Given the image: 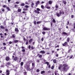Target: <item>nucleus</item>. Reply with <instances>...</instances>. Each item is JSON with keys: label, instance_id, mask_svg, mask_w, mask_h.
Here are the masks:
<instances>
[{"label": "nucleus", "instance_id": "obj_1", "mask_svg": "<svg viewBox=\"0 0 75 75\" xmlns=\"http://www.w3.org/2000/svg\"><path fill=\"white\" fill-rule=\"evenodd\" d=\"M68 68V65L66 64H64L62 65V70L63 72H67Z\"/></svg>", "mask_w": 75, "mask_h": 75}, {"label": "nucleus", "instance_id": "obj_2", "mask_svg": "<svg viewBox=\"0 0 75 75\" xmlns=\"http://www.w3.org/2000/svg\"><path fill=\"white\" fill-rule=\"evenodd\" d=\"M59 11V13H56V16L57 17H60V15H61V14H62V15H64V12L63 11Z\"/></svg>", "mask_w": 75, "mask_h": 75}, {"label": "nucleus", "instance_id": "obj_3", "mask_svg": "<svg viewBox=\"0 0 75 75\" xmlns=\"http://www.w3.org/2000/svg\"><path fill=\"white\" fill-rule=\"evenodd\" d=\"M30 64H26L25 66V68L27 71H30V70H31V69L30 68Z\"/></svg>", "mask_w": 75, "mask_h": 75}, {"label": "nucleus", "instance_id": "obj_4", "mask_svg": "<svg viewBox=\"0 0 75 75\" xmlns=\"http://www.w3.org/2000/svg\"><path fill=\"white\" fill-rule=\"evenodd\" d=\"M43 29L45 31H49V30H50V29L49 28L45 27H44Z\"/></svg>", "mask_w": 75, "mask_h": 75}, {"label": "nucleus", "instance_id": "obj_5", "mask_svg": "<svg viewBox=\"0 0 75 75\" xmlns=\"http://www.w3.org/2000/svg\"><path fill=\"white\" fill-rule=\"evenodd\" d=\"M18 42V40H14L12 41V43H17Z\"/></svg>", "mask_w": 75, "mask_h": 75}, {"label": "nucleus", "instance_id": "obj_6", "mask_svg": "<svg viewBox=\"0 0 75 75\" xmlns=\"http://www.w3.org/2000/svg\"><path fill=\"white\" fill-rule=\"evenodd\" d=\"M63 46H67L68 45V43L66 42L64 44H63Z\"/></svg>", "mask_w": 75, "mask_h": 75}, {"label": "nucleus", "instance_id": "obj_7", "mask_svg": "<svg viewBox=\"0 0 75 75\" xmlns=\"http://www.w3.org/2000/svg\"><path fill=\"white\" fill-rule=\"evenodd\" d=\"M15 30L16 31V34H18V28H16Z\"/></svg>", "mask_w": 75, "mask_h": 75}, {"label": "nucleus", "instance_id": "obj_8", "mask_svg": "<svg viewBox=\"0 0 75 75\" xmlns=\"http://www.w3.org/2000/svg\"><path fill=\"white\" fill-rule=\"evenodd\" d=\"M6 75H9L10 74V71L9 70H7L6 71Z\"/></svg>", "mask_w": 75, "mask_h": 75}, {"label": "nucleus", "instance_id": "obj_9", "mask_svg": "<svg viewBox=\"0 0 75 75\" xmlns=\"http://www.w3.org/2000/svg\"><path fill=\"white\" fill-rule=\"evenodd\" d=\"M45 51H41L40 52V53L41 54H45Z\"/></svg>", "mask_w": 75, "mask_h": 75}, {"label": "nucleus", "instance_id": "obj_10", "mask_svg": "<svg viewBox=\"0 0 75 75\" xmlns=\"http://www.w3.org/2000/svg\"><path fill=\"white\" fill-rule=\"evenodd\" d=\"M10 59V57H6V61H8Z\"/></svg>", "mask_w": 75, "mask_h": 75}, {"label": "nucleus", "instance_id": "obj_11", "mask_svg": "<svg viewBox=\"0 0 75 75\" xmlns=\"http://www.w3.org/2000/svg\"><path fill=\"white\" fill-rule=\"evenodd\" d=\"M40 4V1H37V2L36 3V7H37V6L38 5V4Z\"/></svg>", "mask_w": 75, "mask_h": 75}, {"label": "nucleus", "instance_id": "obj_12", "mask_svg": "<svg viewBox=\"0 0 75 75\" xmlns=\"http://www.w3.org/2000/svg\"><path fill=\"white\" fill-rule=\"evenodd\" d=\"M35 13H38V14H40V12L38 11L37 10H35Z\"/></svg>", "mask_w": 75, "mask_h": 75}, {"label": "nucleus", "instance_id": "obj_13", "mask_svg": "<svg viewBox=\"0 0 75 75\" xmlns=\"http://www.w3.org/2000/svg\"><path fill=\"white\" fill-rule=\"evenodd\" d=\"M62 67V64H60L59 65V70H61V68Z\"/></svg>", "mask_w": 75, "mask_h": 75}, {"label": "nucleus", "instance_id": "obj_14", "mask_svg": "<svg viewBox=\"0 0 75 75\" xmlns=\"http://www.w3.org/2000/svg\"><path fill=\"white\" fill-rule=\"evenodd\" d=\"M68 53H71L72 52V49H69L68 50Z\"/></svg>", "mask_w": 75, "mask_h": 75}, {"label": "nucleus", "instance_id": "obj_15", "mask_svg": "<svg viewBox=\"0 0 75 75\" xmlns=\"http://www.w3.org/2000/svg\"><path fill=\"white\" fill-rule=\"evenodd\" d=\"M57 72H58V71H56L54 72V74L55 75H59V74L57 73Z\"/></svg>", "mask_w": 75, "mask_h": 75}, {"label": "nucleus", "instance_id": "obj_16", "mask_svg": "<svg viewBox=\"0 0 75 75\" xmlns=\"http://www.w3.org/2000/svg\"><path fill=\"white\" fill-rule=\"evenodd\" d=\"M32 41H33V39H30V40L29 41V43H31V42H32Z\"/></svg>", "mask_w": 75, "mask_h": 75}, {"label": "nucleus", "instance_id": "obj_17", "mask_svg": "<svg viewBox=\"0 0 75 75\" xmlns=\"http://www.w3.org/2000/svg\"><path fill=\"white\" fill-rule=\"evenodd\" d=\"M12 37L13 38H14L16 37V34H13L12 35Z\"/></svg>", "mask_w": 75, "mask_h": 75}, {"label": "nucleus", "instance_id": "obj_18", "mask_svg": "<svg viewBox=\"0 0 75 75\" xmlns=\"http://www.w3.org/2000/svg\"><path fill=\"white\" fill-rule=\"evenodd\" d=\"M20 64H21V67H22V66L23 65V64H24V62H21V63Z\"/></svg>", "mask_w": 75, "mask_h": 75}, {"label": "nucleus", "instance_id": "obj_19", "mask_svg": "<svg viewBox=\"0 0 75 75\" xmlns=\"http://www.w3.org/2000/svg\"><path fill=\"white\" fill-rule=\"evenodd\" d=\"M63 3L64 4H67V2L65 1H63Z\"/></svg>", "mask_w": 75, "mask_h": 75}, {"label": "nucleus", "instance_id": "obj_20", "mask_svg": "<svg viewBox=\"0 0 75 75\" xmlns=\"http://www.w3.org/2000/svg\"><path fill=\"white\" fill-rule=\"evenodd\" d=\"M52 1H49V4H52Z\"/></svg>", "mask_w": 75, "mask_h": 75}, {"label": "nucleus", "instance_id": "obj_21", "mask_svg": "<svg viewBox=\"0 0 75 75\" xmlns=\"http://www.w3.org/2000/svg\"><path fill=\"white\" fill-rule=\"evenodd\" d=\"M34 4L33 3H32L31 5V7L32 8H33V7H34Z\"/></svg>", "mask_w": 75, "mask_h": 75}, {"label": "nucleus", "instance_id": "obj_22", "mask_svg": "<svg viewBox=\"0 0 75 75\" xmlns=\"http://www.w3.org/2000/svg\"><path fill=\"white\" fill-rule=\"evenodd\" d=\"M0 27L1 28H2V29H4V28H5L4 27V26L3 25H1L0 26Z\"/></svg>", "mask_w": 75, "mask_h": 75}, {"label": "nucleus", "instance_id": "obj_23", "mask_svg": "<svg viewBox=\"0 0 75 75\" xmlns=\"http://www.w3.org/2000/svg\"><path fill=\"white\" fill-rule=\"evenodd\" d=\"M62 33L63 34H64V35H68V33H66V32H63Z\"/></svg>", "mask_w": 75, "mask_h": 75}, {"label": "nucleus", "instance_id": "obj_24", "mask_svg": "<svg viewBox=\"0 0 75 75\" xmlns=\"http://www.w3.org/2000/svg\"><path fill=\"white\" fill-rule=\"evenodd\" d=\"M14 7L15 8H18V5H15Z\"/></svg>", "mask_w": 75, "mask_h": 75}, {"label": "nucleus", "instance_id": "obj_25", "mask_svg": "<svg viewBox=\"0 0 75 75\" xmlns=\"http://www.w3.org/2000/svg\"><path fill=\"white\" fill-rule=\"evenodd\" d=\"M45 73V71H41V74H44Z\"/></svg>", "mask_w": 75, "mask_h": 75}, {"label": "nucleus", "instance_id": "obj_26", "mask_svg": "<svg viewBox=\"0 0 75 75\" xmlns=\"http://www.w3.org/2000/svg\"><path fill=\"white\" fill-rule=\"evenodd\" d=\"M21 30L23 31H25V28H24L22 29Z\"/></svg>", "mask_w": 75, "mask_h": 75}, {"label": "nucleus", "instance_id": "obj_27", "mask_svg": "<svg viewBox=\"0 0 75 75\" xmlns=\"http://www.w3.org/2000/svg\"><path fill=\"white\" fill-rule=\"evenodd\" d=\"M14 60V61H17V57H14L13 59Z\"/></svg>", "mask_w": 75, "mask_h": 75}, {"label": "nucleus", "instance_id": "obj_28", "mask_svg": "<svg viewBox=\"0 0 75 75\" xmlns=\"http://www.w3.org/2000/svg\"><path fill=\"white\" fill-rule=\"evenodd\" d=\"M69 40H70V38L69 37L67 38V42H69Z\"/></svg>", "mask_w": 75, "mask_h": 75}, {"label": "nucleus", "instance_id": "obj_29", "mask_svg": "<svg viewBox=\"0 0 75 75\" xmlns=\"http://www.w3.org/2000/svg\"><path fill=\"white\" fill-rule=\"evenodd\" d=\"M21 6H24L25 4L24 3H22L21 4Z\"/></svg>", "mask_w": 75, "mask_h": 75}, {"label": "nucleus", "instance_id": "obj_30", "mask_svg": "<svg viewBox=\"0 0 75 75\" xmlns=\"http://www.w3.org/2000/svg\"><path fill=\"white\" fill-rule=\"evenodd\" d=\"M25 8H29V6L28 5H25Z\"/></svg>", "mask_w": 75, "mask_h": 75}, {"label": "nucleus", "instance_id": "obj_31", "mask_svg": "<svg viewBox=\"0 0 75 75\" xmlns=\"http://www.w3.org/2000/svg\"><path fill=\"white\" fill-rule=\"evenodd\" d=\"M41 8H42V9H44V7L43 5L41 6Z\"/></svg>", "mask_w": 75, "mask_h": 75}, {"label": "nucleus", "instance_id": "obj_32", "mask_svg": "<svg viewBox=\"0 0 75 75\" xmlns=\"http://www.w3.org/2000/svg\"><path fill=\"white\" fill-rule=\"evenodd\" d=\"M42 55H40L39 56V57L40 58H42Z\"/></svg>", "mask_w": 75, "mask_h": 75}, {"label": "nucleus", "instance_id": "obj_33", "mask_svg": "<svg viewBox=\"0 0 75 75\" xmlns=\"http://www.w3.org/2000/svg\"><path fill=\"white\" fill-rule=\"evenodd\" d=\"M32 67H34V65H35V63H32Z\"/></svg>", "mask_w": 75, "mask_h": 75}, {"label": "nucleus", "instance_id": "obj_34", "mask_svg": "<svg viewBox=\"0 0 75 75\" xmlns=\"http://www.w3.org/2000/svg\"><path fill=\"white\" fill-rule=\"evenodd\" d=\"M46 8L47 9H50L51 8V7L50 6H47Z\"/></svg>", "mask_w": 75, "mask_h": 75}, {"label": "nucleus", "instance_id": "obj_35", "mask_svg": "<svg viewBox=\"0 0 75 75\" xmlns=\"http://www.w3.org/2000/svg\"><path fill=\"white\" fill-rule=\"evenodd\" d=\"M18 12H21V9H18Z\"/></svg>", "mask_w": 75, "mask_h": 75}, {"label": "nucleus", "instance_id": "obj_36", "mask_svg": "<svg viewBox=\"0 0 75 75\" xmlns=\"http://www.w3.org/2000/svg\"><path fill=\"white\" fill-rule=\"evenodd\" d=\"M53 61V62H54V63L55 64V63L57 62V61H56V60L55 59Z\"/></svg>", "mask_w": 75, "mask_h": 75}, {"label": "nucleus", "instance_id": "obj_37", "mask_svg": "<svg viewBox=\"0 0 75 75\" xmlns=\"http://www.w3.org/2000/svg\"><path fill=\"white\" fill-rule=\"evenodd\" d=\"M6 8L9 11H10V8H9V7H6Z\"/></svg>", "mask_w": 75, "mask_h": 75}, {"label": "nucleus", "instance_id": "obj_38", "mask_svg": "<svg viewBox=\"0 0 75 75\" xmlns=\"http://www.w3.org/2000/svg\"><path fill=\"white\" fill-rule=\"evenodd\" d=\"M52 21H53V23H55L56 22L55 20L54 19H53Z\"/></svg>", "mask_w": 75, "mask_h": 75}, {"label": "nucleus", "instance_id": "obj_39", "mask_svg": "<svg viewBox=\"0 0 75 75\" xmlns=\"http://www.w3.org/2000/svg\"><path fill=\"white\" fill-rule=\"evenodd\" d=\"M22 52H25V49H23L22 50Z\"/></svg>", "mask_w": 75, "mask_h": 75}, {"label": "nucleus", "instance_id": "obj_40", "mask_svg": "<svg viewBox=\"0 0 75 75\" xmlns=\"http://www.w3.org/2000/svg\"><path fill=\"white\" fill-rule=\"evenodd\" d=\"M23 11H27V9L23 8Z\"/></svg>", "mask_w": 75, "mask_h": 75}, {"label": "nucleus", "instance_id": "obj_41", "mask_svg": "<svg viewBox=\"0 0 75 75\" xmlns=\"http://www.w3.org/2000/svg\"><path fill=\"white\" fill-rule=\"evenodd\" d=\"M26 45H28V41H26Z\"/></svg>", "mask_w": 75, "mask_h": 75}, {"label": "nucleus", "instance_id": "obj_42", "mask_svg": "<svg viewBox=\"0 0 75 75\" xmlns=\"http://www.w3.org/2000/svg\"><path fill=\"white\" fill-rule=\"evenodd\" d=\"M37 10L38 11H40V9L39 8H37Z\"/></svg>", "mask_w": 75, "mask_h": 75}, {"label": "nucleus", "instance_id": "obj_43", "mask_svg": "<svg viewBox=\"0 0 75 75\" xmlns=\"http://www.w3.org/2000/svg\"><path fill=\"white\" fill-rule=\"evenodd\" d=\"M45 64H47V65H49V63L48 62H46L45 63Z\"/></svg>", "mask_w": 75, "mask_h": 75}, {"label": "nucleus", "instance_id": "obj_44", "mask_svg": "<svg viewBox=\"0 0 75 75\" xmlns=\"http://www.w3.org/2000/svg\"><path fill=\"white\" fill-rule=\"evenodd\" d=\"M41 23V21H38L37 22V24H40V23Z\"/></svg>", "mask_w": 75, "mask_h": 75}, {"label": "nucleus", "instance_id": "obj_45", "mask_svg": "<svg viewBox=\"0 0 75 75\" xmlns=\"http://www.w3.org/2000/svg\"><path fill=\"white\" fill-rule=\"evenodd\" d=\"M42 34L43 35H45V32H42Z\"/></svg>", "mask_w": 75, "mask_h": 75}, {"label": "nucleus", "instance_id": "obj_46", "mask_svg": "<svg viewBox=\"0 0 75 75\" xmlns=\"http://www.w3.org/2000/svg\"><path fill=\"white\" fill-rule=\"evenodd\" d=\"M12 43H13V42H12L11 41H10L9 42V44H11Z\"/></svg>", "mask_w": 75, "mask_h": 75}, {"label": "nucleus", "instance_id": "obj_47", "mask_svg": "<svg viewBox=\"0 0 75 75\" xmlns=\"http://www.w3.org/2000/svg\"><path fill=\"white\" fill-rule=\"evenodd\" d=\"M36 62H40V60H39V59H37L36 60Z\"/></svg>", "mask_w": 75, "mask_h": 75}, {"label": "nucleus", "instance_id": "obj_48", "mask_svg": "<svg viewBox=\"0 0 75 75\" xmlns=\"http://www.w3.org/2000/svg\"><path fill=\"white\" fill-rule=\"evenodd\" d=\"M37 72H40V70L39 69H37Z\"/></svg>", "mask_w": 75, "mask_h": 75}, {"label": "nucleus", "instance_id": "obj_49", "mask_svg": "<svg viewBox=\"0 0 75 75\" xmlns=\"http://www.w3.org/2000/svg\"><path fill=\"white\" fill-rule=\"evenodd\" d=\"M55 7L56 8H58V5H57V4L56 5Z\"/></svg>", "mask_w": 75, "mask_h": 75}, {"label": "nucleus", "instance_id": "obj_50", "mask_svg": "<svg viewBox=\"0 0 75 75\" xmlns=\"http://www.w3.org/2000/svg\"><path fill=\"white\" fill-rule=\"evenodd\" d=\"M54 67L52 66V67H51V69H54Z\"/></svg>", "mask_w": 75, "mask_h": 75}, {"label": "nucleus", "instance_id": "obj_51", "mask_svg": "<svg viewBox=\"0 0 75 75\" xmlns=\"http://www.w3.org/2000/svg\"><path fill=\"white\" fill-rule=\"evenodd\" d=\"M34 24H35H35H36V23H37V22H36V21H35L34 22Z\"/></svg>", "mask_w": 75, "mask_h": 75}, {"label": "nucleus", "instance_id": "obj_52", "mask_svg": "<svg viewBox=\"0 0 75 75\" xmlns=\"http://www.w3.org/2000/svg\"><path fill=\"white\" fill-rule=\"evenodd\" d=\"M6 7L7 6H6V5H4V6H3V7H4L5 8H6Z\"/></svg>", "mask_w": 75, "mask_h": 75}, {"label": "nucleus", "instance_id": "obj_53", "mask_svg": "<svg viewBox=\"0 0 75 75\" xmlns=\"http://www.w3.org/2000/svg\"><path fill=\"white\" fill-rule=\"evenodd\" d=\"M30 48H31V45H29V46H28L29 49H30Z\"/></svg>", "mask_w": 75, "mask_h": 75}, {"label": "nucleus", "instance_id": "obj_54", "mask_svg": "<svg viewBox=\"0 0 75 75\" xmlns=\"http://www.w3.org/2000/svg\"><path fill=\"white\" fill-rule=\"evenodd\" d=\"M72 57H73V56L72 55L70 57L69 59H71L72 58H73Z\"/></svg>", "mask_w": 75, "mask_h": 75}, {"label": "nucleus", "instance_id": "obj_55", "mask_svg": "<svg viewBox=\"0 0 75 75\" xmlns=\"http://www.w3.org/2000/svg\"><path fill=\"white\" fill-rule=\"evenodd\" d=\"M19 3H20V2H19L18 1H17V2H16V4H18Z\"/></svg>", "mask_w": 75, "mask_h": 75}, {"label": "nucleus", "instance_id": "obj_56", "mask_svg": "<svg viewBox=\"0 0 75 75\" xmlns=\"http://www.w3.org/2000/svg\"><path fill=\"white\" fill-rule=\"evenodd\" d=\"M7 65H9L10 64V62H8L7 63Z\"/></svg>", "mask_w": 75, "mask_h": 75}, {"label": "nucleus", "instance_id": "obj_57", "mask_svg": "<svg viewBox=\"0 0 75 75\" xmlns=\"http://www.w3.org/2000/svg\"><path fill=\"white\" fill-rule=\"evenodd\" d=\"M25 3L26 4H28V3L27 2H25Z\"/></svg>", "mask_w": 75, "mask_h": 75}, {"label": "nucleus", "instance_id": "obj_58", "mask_svg": "<svg viewBox=\"0 0 75 75\" xmlns=\"http://www.w3.org/2000/svg\"><path fill=\"white\" fill-rule=\"evenodd\" d=\"M13 55H16V52H14V53L13 54Z\"/></svg>", "mask_w": 75, "mask_h": 75}, {"label": "nucleus", "instance_id": "obj_59", "mask_svg": "<svg viewBox=\"0 0 75 75\" xmlns=\"http://www.w3.org/2000/svg\"><path fill=\"white\" fill-rule=\"evenodd\" d=\"M59 45H57V46L55 47V48H57V47H58V48H59Z\"/></svg>", "mask_w": 75, "mask_h": 75}, {"label": "nucleus", "instance_id": "obj_60", "mask_svg": "<svg viewBox=\"0 0 75 75\" xmlns=\"http://www.w3.org/2000/svg\"><path fill=\"white\" fill-rule=\"evenodd\" d=\"M41 40H42V41L44 40V38H42Z\"/></svg>", "mask_w": 75, "mask_h": 75}, {"label": "nucleus", "instance_id": "obj_61", "mask_svg": "<svg viewBox=\"0 0 75 75\" xmlns=\"http://www.w3.org/2000/svg\"><path fill=\"white\" fill-rule=\"evenodd\" d=\"M3 45H6V44L5 43H3Z\"/></svg>", "mask_w": 75, "mask_h": 75}, {"label": "nucleus", "instance_id": "obj_62", "mask_svg": "<svg viewBox=\"0 0 75 75\" xmlns=\"http://www.w3.org/2000/svg\"><path fill=\"white\" fill-rule=\"evenodd\" d=\"M71 18H74V15H71Z\"/></svg>", "mask_w": 75, "mask_h": 75}, {"label": "nucleus", "instance_id": "obj_63", "mask_svg": "<svg viewBox=\"0 0 75 75\" xmlns=\"http://www.w3.org/2000/svg\"><path fill=\"white\" fill-rule=\"evenodd\" d=\"M50 54V53H47L46 54H45V55H46V54H47V55H49V54Z\"/></svg>", "mask_w": 75, "mask_h": 75}, {"label": "nucleus", "instance_id": "obj_64", "mask_svg": "<svg viewBox=\"0 0 75 75\" xmlns=\"http://www.w3.org/2000/svg\"><path fill=\"white\" fill-rule=\"evenodd\" d=\"M4 50H6V47H4Z\"/></svg>", "mask_w": 75, "mask_h": 75}]
</instances>
